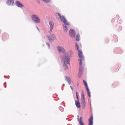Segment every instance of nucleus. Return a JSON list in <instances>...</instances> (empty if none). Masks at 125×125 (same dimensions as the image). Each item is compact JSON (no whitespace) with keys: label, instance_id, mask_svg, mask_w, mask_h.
Returning <instances> with one entry per match:
<instances>
[{"label":"nucleus","instance_id":"27","mask_svg":"<svg viewBox=\"0 0 125 125\" xmlns=\"http://www.w3.org/2000/svg\"><path fill=\"white\" fill-rule=\"evenodd\" d=\"M87 94H88V96H89V97H91V95H90V91H87Z\"/></svg>","mask_w":125,"mask_h":125},{"label":"nucleus","instance_id":"18","mask_svg":"<svg viewBox=\"0 0 125 125\" xmlns=\"http://www.w3.org/2000/svg\"><path fill=\"white\" fill-rule=\"evenodd\" d=\"M82 104V109H84L85 108V103H84L83 104Z\"/></svg>","mask_w":125,"mask_h":125},{"label":"nucleus","instance_id":"37","mask_svg":"<svg viewBox=\"0 0 125 125\" xmlns=\"http://www.w3.org/2000/svg\"><path fill=\"white\" fill-rule=\"evenodd\" d=\"M78 84H79V83H77V85L78 86Z\"/></svg>","mask_w":125,"mask_h":125},{"label":"nucleus","instance_id":"2","mask_svg":"<svg viewBox=\"0 0 125 125\" xmlns=\"http://www.w3.org/2000/svg\"><path fill=\"white\" fill-rule=\"evenodd\" d=\"M82 51L80 50H79L78 51V55L80 59H79L78 60L80 61L79 67H83L81 65L82 62V60H84V57L82 54Z\"/></svg>","mask_w":125,"mask_h":125},{"label":"nucleus","instance_id":"36","mask_svg":"<svg viewBox=\"0 0 125 125\" xmlns=\"http://www.w3.org/2000/svg\"><path fill=\"white\" fill-rule=\"evenodd\" d=\"M36 27L37 29L39 31V28H38V27H37V26H36Z\"/></svg>","mask_w":125,"mask_h":125},{"label":"nucleus","instance_id":"26","mask_svg":"<svg viewBox=\"0 0 125 125\" xmlns=\"http://www.w3.org/2000/svg\"><path fill=\"white\" fill-rule=\"evenodd\" d=\"M56 15H57L58 16H59L60 18V17L61 16V14L59 13H58V12L56 13Z\"/></svg>","mask_w":125,"mask_h":125},{"label":"nucleus","instance_id":"29","mask_svg":"<svg viewBox=\"0 0 125 125\" xmlns=\"http://www.w3.org/2000/svg\"><path fill=\"white\" fill-rule=\"evenodd\" d=\"M77 94H78L77 92H76V98H77V99L78 101L79 100V98H78V96L77 95Z\"/></svg>","mask_w":125,"mask_h":125},{"label":"nucleus","instance_id":"22","mask_svg":"<svg viewBox=\"0 0 125 125\" xmlns=\"http://www.w3.org/2000/svg\"><path fill=\"white\" fill-rule=\"evenodd\" d=\"M84 94L83 93V91H82V94H81V98H84Z\"/></svg>","mask_w":125,"mask_h":125},{"label":"nucleus","instance_id":"23","mask_svg":"<svg viewBox=\"0 0 125 125\" xmlns=\"http://www.w3.org/2000/svg\"><path fill=\"white\" fill-rule=\"evenodd\" d=\"M64 24H66L67 25H71V24H69V23L68 22L67 20H66L65 21V23H64Z\"/></svg>","mask_w":125,"mask_h":125},{"label":"nucleus","instance_id":"10","mask_svg":"<svg viewBox=\"0 0 125 125\" xmlns=\"http://www.w3.org/2000/svg\"><path fill=\"white\" fill-rule=\"evenodd\" d=\"M15 4L17 6L19 7L22 8L24 7L23 4L18 1H17L15 2Z\"/></svg>","mask_w":125,"mask_h":125},{"label":"nucleus","instance_id":"31","mask_svg":"<svg viewBox=\"0 0 125 125\" xmlns=\"http://www.w3.org/2000/svg\"><path fill=\"white\" fill-rule=\"evenodd\" d=\"M5 35H7V34H6V33H4L3 34V35H2V38H4V36Z\"/></svg>","mask_w":125,"mask_h":125},{"label":"nucleus","instance_id":"8","mask_svg":"<svg viewBox=\"0 0 125 125\" xmlns=\"http://www.w3.org/2000/svg\"><path fill=\"white\" fill-rule=\"evenodd\" d=\"M7 5L9 6H13L14 5V1L13 0H8L6 2Z\"/></svg>","mask_w":125,"mask_h":125},{"label":"nucleus","instance_id":"30","mask_svg":"<svg viewBox=\"0 0 125 125\" xmlns=\"http://www.w3.org/2000/svg\"><path fill=\"white\" fill-rule=\"evenodd\" d=\"M46 44L47 45V46H48L49 48L50 47V43L49 42H47L46 43Z\"/></svg>","mask_w":125,"mask_h":125},{"label":"nucleus","instance_id":"3","mask_svg":"<svg viewBox=\"0 0 125 125\" xmlns=\"http://www.w3.org/2000/svg\"><path fill=\"white\" fill-rule=\"evenodd\" d=\"M32 20L36 23H39L40 21V19L38 16L35 14H33L31 16Z\"/></svg>","mask_w":125,"mask_h":125},{"label":"nucleus","instance_id":"16","mask_svg":"<svg viewBox=\"0 0 125 125\" xmlns=\"http://www.w3.org/2000/svg\"><path fill=\"white\" fill-rule=\"evenodd\" d=\"M80 36L79 34H78L76 37V40L77 41H79L80 40Z\"/></svg>","mask_w":125,"mask_h":125},{"label":"nucleus","instance_id":"19","mask_svg":"<svg viewBox=\"0 0 125 125\" xmlns=\"http://www.w3.org/2000/svg\"><path fill=\"white\" fill-rule=\"evenodd\" d=\"M83 83L84 85L85 86H87L88 85L87 82L84 80H83Z\"/></svg>","mask_w":125,"mask_h":125},{"label":"nucleus","instance_id":"20","mask_svg":"<svg viewBox=\"0 0 125 125\" xmlns=\"http://www.w3.org/2000/svg\"><path fill=\"white\" fill-rule=\"evenodd\" d=\"M44 2L46 3H49L50 1V0H42Z\"/></svg>","mask_w":125,"mask_h":125},{"label":"nucleus","instance_id":"9","mask_svg":"<svg viewBox=\"0 0 125 125\" xmlns=\"http://www.w3.org/2000/svg\"><path fill=\"white\" fill-rule=\"evenodd\" d=\"M83 67H79V72L78 74V76L80 78L81 77V75L83 73Z\"/></svg>","mask_w":125,"mask_h":125},{"label":"nucleus","instance_id":"13","mask_svg":"<svg viewBox=\"0 0 125 125\" xmlns=\"http://www.w3.org/2000/svg\"><path fill=\"white\" fill-rule=\"evenodd\" d=\"M60 19L61 21L63 23H65V21L67 20L65 18L64 16L63 15L62 16H61L60 17Z\"/></svg>","mask_w":125,"mask_h":125},{"label":"nucleus","instance_id":"12","mask_svg":"<svg viewBox=\"0 0 125 125\" xmlns=\"http://www.w3.org/2000/svg\"><path fill=\"white\" fill-rule=\"evenodd\" d=\"M65 80L69 83L70 84L71 83V81L69 77L67 76H65Z\"/></svg>","mask_w":125,"mask_h":125},{"label":"nucleus","instance_id":"32","mask_svg":"<svg viewBox=\"0 0 125 125\" xmlns=\"http://www.w3.org/2000/svg\"><path fill=\"white\" fill-rule=\"evenodd\" d=\"M82 117H81L80 119H79V121H82Z\"/></svg>","mask_w":125,"mask_h":125},{"label":"nucleus","instance_id":"14","mask_svg":"<svg viewBox=\"0 0 125 125\" xmlns=\"http://www.w3.org/2000/svg\"><path fill=\"white\" fill-rule=\"evenodd\" d=\"M75 105L76 107L78 108H80L81 107L80 103L78 101H75Z\"/></svg>","mask_w":125,"mask_h":125},{"label":"nucleus","instance_id":"35","mask_svg":"<svg viewBox=\"0 0 125 125\" xmlns=\"http://www.w3.org/2000/svg\"><path fill=\"white\" fill-rule=\"evenodd\" d=\"M77 119L78 120H79V116L78 115L77 116Z\"/></svg>","mask_w":125,"mask_h":125},{"label":"nucleus","instance_id":"4","mask_svg":"<svg viewBox=\"0 0 125 125\" xmlns=\"http://www.w3.org/2000/svg\"><path fill=\"white\" fill-rule=\"evenodd\" d=\"M47 36L48 37V38L50 42H52L56 39V37L53 34L50 35L48 36Z\"/></svg>","mask_w":125,"mask_h":125},{"label":"nucleus","instance_id":"5","mask_svg":"<svg viewBox=\"0 0 125 125\" xmlns=\"http://www.w3.org/2000/svg\"><path fill=\"white\" fill-rule=\"evenodd\" d=\"M57 49L59 52L64 53L66 52L65 49L61 46H58L57 47Z\"/></svg>","mask_w":125,"mask_h":125},{"label":"nucleus","instance_id":"25","mask_svg":"<svg viewBox=\"0 0 125 125\" xmlns=\"http://www.w3.org/2000/svg\"><path fill=\"white\" fill-rule=\"evenodd\" d=\"M79 123L80 125H84V124L83 122L82 121H79Z\"/></svg>","mask_w":125,"mask_h":125},{"label":"nucleus","instance_id":"7","mask_svg":"<svg viewBox=\"0 0 125 125\" xmlns=\"http://www.w3.org/2000/svg\"><path fill=\"white\" fill-rule=\"evenodd\" d=\"M49 24L50 28L49 33L51 34L54 27V23L52 21H49Z\"/></svg>","mask_w":125,"mask_h":125},{"label":"nucleus","instance_id":"6","mask_svg":"<svg viewBox=\"0 0 125 125\" xmlns=\"http://www.w3.org/2000/svg\"><path fill=\"white\" fill-rule=\"evenodd\" d=\"M69 35L71 37L74 38L75 35V31L73 29H70L69 31Z\"/></svg>","mask_w":125,"mask_h":125},{"label":"nucleus","instance_id":"11","mask_svg":"<svg viewBox=\"0 0 125 125\" xmlns=\"http://www.w3.org/2000/svg\"><path fill=\"white\" fill-rule=\"evenodd\" d=\"M93 116L92 115H91L90 118L89 119L88 125H93Z\"/></svg>","mask_w":125,"mask_h":125},{"label":"nucleus","instance_id":"24","mask_svg":"<svg viewBox=\"0 0 125 125\" xmlns=\"http://www.w3.org/2000/svg\"><path fill=\"white\" fill-rule=\"evenodd\" d=\"M75 48L76 49V50H77L79 48L78 45L76 43H75Z\"/></svg>","mask_w":125,"mask_h":125},{"label":"nucleus","instance_id":"21","mask_svg":"<svg viewBox=\"0 0 125 125\" xmlns=\"http://www.w3.org/2000/svg\"><path fill=\"white\" fill-rule=\"evenodd\" d=\"M59 109L62 112H63L64 111L63 108L62 107L60 106L59 107Z\"/></svg>","mask_w":125,"mask_h":125},{"label":"nucleus","instance_id":"15","mask_svg":"<svg viewBox=\"0 0 125 125\" xmlns=\"http://www.w3.org/2000/svg\"><path fill=\"white\" fill-rule=\"evenodd\" d=\"M63 29L64 31L66 32L67 30V27L65 24H63Z\"/></svg>","mask_w":125,"mask_h":125},{"label":"nucleus","instance_id":"28","mask_svg":"<svg viewBox=\"0 0 125 125\" xmlns=\"http://www.w3.org/2000/svg\"><path fill=\"white\" fill-rule=\"evenodd\" d=\"M86 89L87 90V91H89V88H88V85L87 86H85Z\"/></svg>","mask_w":125,"mask_h":125},{"label":"nucleus","instance_id":"34","mask_svg":"<svg viewBox=\"0 0 125 125\" xmlns=\"http://www.w3.org/2000/svg\"><path fill=\"white\" fill-rule=\"evenodd\" d=\"M119 28L120 29V30H122V27H119Z\"/></svg>","mask_w":125,"mask_h":125},{"label":"nucleus","instance_id":"1","mask_svg":"<svg viewBox=\"0 0 125 125\" xmlns=\"http://www.w3.org/2000/svg\"><path fill=\"white\" fill-rule=\"evenodd\" d=\"M72 53V51L70 50L68 53H65L64 55V57L63 58L64 61L63 62V67L65 70H67L68 68L67 63L70 64V60L69 59L70 58V55H71Z\"/></svg>","mask_w":125,"mask_h":125},{"label":"nucleus","instance_id":"17","mask_svg":"<svg viewBox=\"0 0 125 125\" xmlns=\"http://www.w3.org/2000/svg\"><path fill=\"white\" fill-rule=\"evenodd\" d=\"M81 104H83L85 103V101L84 100V98H81Z\"/></svg>","mask_w":125,"mask_h":125},{"label":"nucleus","instance_id":"38","mask_svg":"<svg viewBox=\"0 0 125 125\" xmlns=\"http://www.w3.org/2000/svg\"><path fill=\"white\" fill-rule=\"evenodd\" d=\"M5 84H6V86H5V88H6V82H5Z\"/></svg>","mask_w":125,"mask_h":125},{"label":"nucleus","instance_id":"33","mask_svg":"<svg viewBox=\"0 0 125 125\" xmlns=\"http://www.w3.org/2000/svg\"><path fill=\"white\" fill-rule=\"evenodd\" d=\"M71 89H72V91L73 90V88L72 86H70Z\"/></svg>","mask_w":125,"mask_h":125}]
</instances>
